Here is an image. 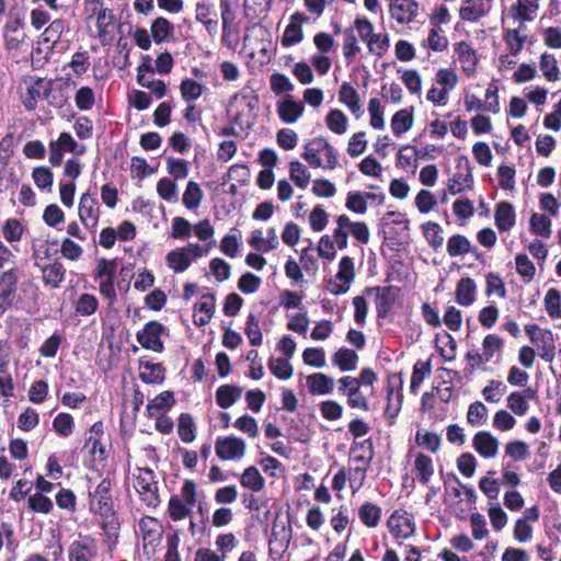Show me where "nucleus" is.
<instances>
[{
    "label": "nucleus",
    "instance_id": "1",
    "mask_svg": "<svg viewBox=\"0 0 561 561\" xmlns=\"http://www.w3.org/2000/svg\"><path fill=\"white\" fill-rule=\"evenodd\" d=\"M302 158L313 168L325 167L333 170L339 163L334 148L322 136L314 137L305 145Z\"/></svg>",
    "mask_w": 561,
    "mask_h": 561
},
{
    "label": "nucleus",
    "instance_id": "2",
    "mask_svg": "<svg viewBox=\"0 0 561 561\" xmlns=\"http://www.w3.org/2000/svg\"><path fill=\"white\" fill-rule=\"evenodd\" d=\"M135 489L148 505L156 506L159 503L158 485L152 470L139 469L136 476Z\"/></svg>",
    "mask_w": 561,
    "mask_h": 561
},
{
    "label": "nucleus",
    "instance_id": "3",
    "mask_svg": "<svg viewBox=\"0 0 561 561\" xmlns=\"http://www.w3.org/2000/svg\"><path fill=\"white\" fill-rule=\"evenodd\" d=\"M245 449V442L234 436L219 437L215 444L216 455L222 460L241 459Z\"/></svg>",
    "mask_w": 561,
    "mask_h": 561
},
{
    "label": "nucleus",
    "instance_id": "4",
    "mask_svg": "<svg viewBox=\"0 0 561 561\" xmlns=\"http://www.w3.org/2000/svg\"><path fill=\"white\" fill-rule=\"evenodd\" d=\"M50 83L44 79H36L26 83V92L21 95L24 106L32 111L36 107L37 101L48 98Z\"/></svg>",
    "mask_w": 561,
    "mask_h": 561
},
{
    "label": "nucleus",
    "instance_id": "5",
    "mask_svg": "<svg viewBox=\"0 0 561 561\" xmlns=\"http://www.w3.org/2000/svg\"><path fill=\"white\" fill-rule=\"evenodd\" d=\"M162 324L156 321L147 323L142 331L138 332L137 340L140 345L153 352H161L163 344L161 342Z\"/></svg>",
    "mask_w": 561,
    "mask_h": 561
},
{
    "label": "nucleus",
    "instance_id": "6",
    "mask_svg": "<svg viewBox=\"0 0 561 561\" xmlns=\"http://www.w3.org/2000/svg\"><path fill=\"white\" fill-rule=\"evenodd\" d=\"M79 217L81 222L89 229H94L99 221L100 208L98 201L89 193L82 194L79 202Z\"/></svg>",
    "mask_w": 561,
    "mask_h": 561
},
{
    "label": "nucleus",
    "instance_id": "7",
    "mask_svg": "<svg viewBox=\"0 0 561 561\" xmlns=\"http://www.w3.org/2000/svg\"><path fill=\"white\" fill-rule=\"evenodd\" d=\"M355 276L354 262L348 256H343L339 264V272L336 279L340 283L331 284L330 290L334 295L345 294L348 290V285L353 282Z\"/></svg>",
    "mask_w": 561,
    "mask_h": 561
},
{
    "label": "nucleus",
    "instance_id": "8",
    "mask_svg": "<svg viewBox=\"0 0 561 561\" xmlns=\"http://www.w3.org/2000/svg\"><path fill=\"white\" fill-rule=\"evenodd\" d=\"M305 106L302 102L297 101L291 95H286L277 104V114L286 124L296 123L304 114Z\"/></svg>",
    "mask_w": 561,
    "mask_h": 561
},
{
    "label": "nucleus",
    "instance_id": "9",
    "mask_svg": "<svg viewBox=\"0 0 561 561\" xmlns=\"http://www.w3.org/2000/svg\"><path fill=\"white\" fill-rule=\"evenodd\" d=\"M110 489V482L103 480L91 494V508L102 516H108L112 513Z\"/></svg>",
    "mask_w": 561,
    "mask_h": 561
},
{
    "label": "nucleus",
    "instance_id": "10",
    "mask_svg": "<svg viewBox=\"0 0 561 561\" xmlns=\"http://www.w3.org/2000/svg\"><path fill=\"white\" fill-rule=\"evenodd\" d=\"M492 0H462L459 16L463 21L474 22L485 15L490 10Z\"/></svg>",
    "mask_w": 561,
    "mask_h": 561
},
{
    "label": "nucleus",
    "instance_id": "11",
    "mask_svg": "<svg viewBox=\"0 0 561 561\" xmlns=\"http://www.w3.org/2000/svg\"><path fill=\"white\" fill-rule=\"evenodd\" d=\"M417 3L414 0H400L390 3V14L400 24H408L416 16Z\"/></svg>",
    "mask_w": 561,
    "mask_h": 561
},
{
    "label": "nucleus",
    "instance_id": "12",
    "mask_svg": "<svg viewBox=\"0 0 561 561\" xmlns=\"http://www.w3.org/2000/svg\"><path fill=\"white\" fill-rule=\"evenodd\" d=\"M474 449L485 458H493L499 450V440L489 432H479L473 437Z\"/></svg>",
    "mask_w": 561,
    "mask_h": 561
},
{
    "label": "nucleus",
    "instance_id": "13",
    "mask_svg": "<svg viewBox=\"0 0 561 561\" xmlns=\"http://www.w3.org/2000/svg\"><path fill=\"white\" fill-rule=\"evenodd\" d=\"M339 100L356 116L359 117L363 113L359 94L347 82H344L339 91Z\"/></svg>",
    "mask_w": 561,
    "mask_h": 561
},
{
    "label": "nucleus",
    "instance_id": "14",
    "mask_svg": "<svg viewBox=\"0 0 561 561\" xmlns=\"http://www.w3.org/2000/svg\"><path fill=\"white\" fill-rule=\"evenodd\" d=\"M306 383L312 394H329L333 391L334 380L322 374L316 373L306 378Z\"/></svg>",
    "mask_w": 561,
    "mask_h": 561
},
{
    "label": "nucleus",
    "instance_id": "15",
    "mask_svg": "<svg viewBox=\"0 0 561 561\" xmlns=\"http://www.w3.org/2000/svg\"><path fill=\"white\" fill-rule=\"evenodd\" d=\"M455 54L461 65L462 70L467 75H472L476 70L477 56L471 46L465 42H460L455 46Z\"/></svg>",
    "mask_w": 561,
    "mask_h": 561
},
{
    "label": "nucleus",
    "instance_id": "16",
    "mask_svg": "<svg viewBox=\"0 0 561 561\" xmlns=\"http://www.w3.org/2000/svg\"><path fill=\"white\" fill-rule=\"evenodd\" d=\"M197 313L194 314L195 324L203 327L207 324L215 311V297L206 294L201 297V301L196 305Z\"/></svg>",
    "mask_w": 561,
    "mask_h": 561
},
{
    "label": "nucleus",
    "instance_id": "17",
    "mask_svg": "<svg viewBox=\"0 0 561 561\" xmlns=\"http://www.w3.org/2000/svg\"><path fill=\"white\" fill-rule=\"evenodd\" d=\"M304 22V19L300 14L296 13L291 16V22L287 25L283 37H282V44L285 47L293 46L297 43H299L304 37V32L301 27V23Z\"/></svg>",
    "mask_w": 561,
    "mask_h": 561
},
{
    "label": "nucleus",
    "instance_id": "18",
    "mask_svg": "<svg viewBox=\"0 0 561 561\" xmlns=\"http://www.w3.org/2000/svg\"><path fill=\"white\" fill-rule=\"evenodd\" d=\"M70 561H92L95 556V545L91 539L76 541L70 547Z\"/></svg>",
    "mask_w": 561,
    "mask_h": 561
},
{
    "label": "nucleus",
    "instance_id": "19",
    "mask_svg": "<svg viewBox=\"0 0 561 561\" xmlns=\"http://www.w3.org/2000/svg\"><path fill=\"white\" fill-rule=\"evenodd\" d=\"M22 28L23 23L20 20L10 21L4 25V39L9 49H16L23 43L25 34Z\"/></svg>",
    "mask_w": 561,
    "mask_h": 561
},
{
    "label": "nucleus",
    "instance_id": "20",
    "mask_svg": "<svg viewBox=\"0 0 561 561\" xmlns=\"http://www.w3.org/2000/svg\"><path fill=\"white\" fill-rule=\"evenodd\" d=\"M390 533L397 538H409L414 534V524L409 517L391 515L388 522Z\"/></svg>",
    "mask_w": 561,
    "mask_h": 561
},
{
    "label": "nucleus",
    "instance_id": "21",
    "mask_svg": "<svg viewBox=\"0 0 561 561\" xmlns=\"http://www.w3.org/2000/svg\"><path fill=\"white\" fill-rule=\"evenodd\" d=\"M413 122L412 108L400 110L396 112L391 118V129L396 136H401L412 128Z\"/></svg>",
    "mask_w": 561,
    "mask_h": 561
},
{
    "label": "nucleus",
    "instance_id": "22",
    "mask_svg": "<svg viewBox=\"0 0 561 561\" xmlns=\"http://www.w3.org/2000/svg\"><path fill=\"white\" fill-rule=\"evenodd\" d=\"M15 278L11 273H4L0 278V316L13 300Z\"/></svg>",
    "mask_w": 561,
    "mask_h": 561
},
{
    "label": "nucleus",
    "instance_id": "23",
    "mask_svg": "<svg viewBox=\"0 0 561 561\" xmlns=\"http://www.w3.org/2000/svg\"><path fill=\"white\" fill-rule=\"evenodd\" d=\"M494 217L497 228L503 231L511 230L515 224L514 208L507 202L497 205Z\"/></svg>",
    "mask_w": 561,
    "mask_h": 561
},
{
    "label": "nucleus",
    "instance_id": "24",
    "mask_svg": "<svg viewBox=\"0 0 561 561\" xmlns=\"http://www.w3.org/2000/svg\"><path fill=\"white\" fill-rule=\"evenodd\" d=\"M539 9V0H517L513 7L514 18L518 20L522 25L525 21H533Z\"/></svg>",
    "mask_w": 561,
    "mask_h": 561
},
{
    "label": "nucleus",
    "instance_id": "25",
    "mask_svg": "<svg viewBox=\"0 0 561 561\" xmlns=\"http://www.w3.org/2000/svg\"><path fill=\"white\" fill-rule=\"evenodd\" d=\"M139 529L142 534L145 546H156L161 539V531L154 518L146 517L140 519Z\"/></svg>",
    "mask_w": 561,
    "mask_h": 561
},
{
    "label": "nucleus",
    "instance_id": "26",
    "mask_svg": "<svg viewBox=\"0 0 561 561\" xmlns=\"http://www.w3.org/2000/svg\"><path fill=\"white\" fill-rule=\"evenodd\" d=\"M504 37L511 54L517 55L522 50L524 43L527 39L525 25L519 23L518 27L506 30Z\"/></svg>",
    "mask_w": 561,
    "mask_h": 561
},
{
    "label": "nucleus",
    "instance_id": "27",
    "mask_svg": "<svg viewBox=\"0 0 561 561\" xmlns=\"http://www.w3.org/2000/svg\"><path fill=\"white\" fill-rule=\"evenodd\" d=\"M241 393L240 387L224 385L216 391V401L220 408L228 409L241 397Z\"/></svg>",
    "mask_w": 561,
    "mask_h": 561
},
{
    "label": "nucleus",
    "instance_id": "28",
    "mask_svg": "<svg viewBox=\"0 0 561 561\" xmlns=\"http://www.w3.org/2000/svg\"><path fill=\"white\" fill-rule=\"evenodd\" d=\"M476 299V284L471 278H461L456 288V300L461 306H469Z\"/></svg>",
    "mask_w": 561,
    "mask_h": 561
},
{
    "label": "nucleus",
    "instance_id": "29",
    "mask_svg": "<svg viewBox=\"0 0 561 561\" xmlns=\"http://www.w3.org/2000/svg\"><path fill=\"white\" fill-rule=\"evenodd\" d=\"M539 68L545 78L550 82L558 81L561 77V71L558 67V61L556 57L551 54L545 53L541 55L539 60Z\"/></svg>",
    "mask_w": 561,
    "mask_h": 561
},
{
    "label": "nucleus",
    "instance_id": "30",
    "mask_svg": "<svg viewBox=\"0 0 561 561\" xmlns=\"http://www.w3.org/2000/svg\"><path fill=\"white\" fill-rule=\"evenodd\" d=\"M325 124L334 134L343 135L347 130L348 119L341 110L334 108L325 116Z\"/></svg>",
    "mask_w": 561,
    "mask_h": 561
},
{
    "label": "nucleus",
    "instance_id": "31",
    "mask_svg": "<svg viewBox=\"0 0 561 561\" xmlns=\"http://www.w3.org/2000/svg\"><path fill=\"white\" fill-rule=\"evenodd\" d=\"M543 305L547 313L551 318L561 319V294L556 288H550L543 298Z\"/></svg>",
    "mask_w": 561,
    "mask_h": 561
},
{
    "label": "nucleus",
    "instance_id": "32",
    "mask_svg": "<svg viewBox=\"0 0 561 561\" xmlns=\"http://www.w3.org/2000/svg\"><path fill=\"white\" fill-rule=\"evenodd\" d=\"M414 469L417 472L420 481L424 484L428 483L431 477L434 473L432 459L424 454L416 455L414 460Z\"/></svg>",
    "mask_w": 561,
    "mask_h": 561
},
{
    "label": "nucleus",
    "instance_id": "33",
    "mask_svg": "<svg viewBox=\"0 0 561 561\" xmlns=\"http://www.w3.org/2000/svg\"><path fill=\"white\" fill-rule=\"evenodd\" d=\"M151 35L156 43L167 41L173 34V25L164 18L156 19L151 24Z\"/></svg>",
    "mask_w": 561,
    "mask_h": 561
},
{
    "label": "nucleus",
    "instance_id": "34",
    "mask_svg": "<svg viewBox=\"0 0 561 561\" xmlns=\"http://www.w3.org/2000/svg\"><path fill=\"white\" fill-rule=\"evenodd\" d=\"M210 15V7L206 3H197L195 9V18L197 21L202 22L207 32L215 36L218 33V22L209 18Z\"/></svg>",
    "mask_w": 561,
    "mask_h": 561
},
{
    "label": "nucleus",
    "instance_id": "35",
    "mask_svg": "<svg viewBox=\"0 0 561 561\" xmlns=\"http://www.w3.org/2000/svg\"><path fill=\"white\" fill-rule=\"evenodd\" d=\"M351 219L346 215H340L336 218V228L333 230L334 243L340 250L347 247V231Z\"/></svg>",
    "mask_w": 561,
    "mask_h": 561
},
{
    "label": "nucleus",
    "instance_id": "36",
    "mask_svg": "<svg viewBox=\"0 0 561 561\" xmlns=\"http://www.w3.org/2000/svg\"><path fill=\"white\" fill-rule=\"evenodd\" d=\"M241 484L254 492H259L264 486V479L255 467H249L241 476Z\"/></svg>",
    "mask_w": 561,
    "mask_h": 561
},
{
    "label": "nucleus",
    "instance_id": "37",
    "mask_svg": "<svg viewBox=\"0 0 561 561\" xmlns=\"http://www.w3.org/2000/svg\"><path fill=\"white\" fill-rule=\"evenodd\" d=\"M140 378L147 383L161 382L164 378L163 368L160 364L141 363Z\"/></svg>",
    "mask_w": 561,
    "mask_h": 561
},
{
    "label": "nucleus",
    "instance_id": "38",
    "mask_svg": "<svg viewBox=\"0 0 561 561\" xmlns=\"http://www.w3.org/2000/svg\"><path fill=\"white\" fill-rule=\"evenodd\" d=\"M289 176L298 187L306 188L310 181V172L299 161H291L289 164Z\"/></svg>",
    "mask_w": 561,
    "mask_h": 561
},
{
    "label": "nucleus",
    "instance_id": "39",
    "mask_svg": "<svg viewBox=\"0 0 561 561\" xmlns=\"http://www.w3.org/2000/svg\"><path fill=\"white\" fill-rule=\"evenodd\" d=\"M357 354L348 348L339 350L333 356V363L342 370H353L356 368Z\"/></svg>",
    "mask_w": 561,
    "mask_h": 561
},
{
    "label": "nucleus",
    "instance_id": "40",
    "mask_svg": "<svg viewBox=\"0 0 561 561\" xmlns=\"http://www.w3.org/2000/svg\"><path fill=\"white\" fill-rule=\"evenodd\" d=\"M447 252L450 256L467 254L471 252V242L465 236H453L447 242Z\"/></svg>",
    "mask_w": 561,
    "mask_h": 561
},
{
    "label": "nucleus",
    "instance_id": "41",
    "mask_svg": "<svg viewBox=\"0 0 561 561\" xmlns=\"http://www.w3.org/2000/svg\"><path fill=\"white\" fill-rule=\"evenodd\" d=\"M42 273L44 282L53 287H58L64 279L62 265L58 262L44 266Z\"/></svg>",
    "mask_w": 561,
    "mask_h": 561
},
{
    "label": "nucleus",
    "instance_id": "42",
    "mask_svg": "<svg viewBox=\"0 0 561 561\" xmlns=\"http://www.w3.org/2000/svg\"><path fill=\"white\" fill-rule=\"evenodd\" d=\"M168 512L173 520H182L191 514L192 506L183 502L181 497L172 496L169 501Z\"/></svg>",
    "mask_w": 561,
    "mask_h": 561
},
{
    "label": "nucleus",
    "instance_id": "43",
    "mask_svg": "<svg viewBox=\"0 0 561 561\" xmlns=\"http://www.w3.org/2000/svg\"><path fill=\"white\" fill-rule=\"evenodd\" d=\"M488 408L480 401L471 403L467 412V422L473 426L482 425L488 417Z\"/></svg>",
    "mask_w": 561,
    "mask_h": 561
},
{
    "label": "nucleus",
    "instance_id": "44",
    "mask_svg": "<svg viewBox=\"0 0 561 561\" xmlns=\"http://www.w3.org/2000/svg\"><path fill=\"white\" fill-rule=\"evenodd\" d=\"M366 45L369 53L381 57L389 48V36L387 34L374 33Z\"/></svg>",
    "mask_w": 561,
    "mask_h": 561
},
{
    "label": "nucleus",
    "instance_id": "45",
    "mask_svg": "<svg viewBox=\"0 0 561 561\" xmlns=\"http://www.w3.org/2000/svg\"><path fill=\"white\" fill-rule=\"evenodd\" d=\"M173 404L172 393L169 391L161 392L153 398L147 405L150 416L157 415L160 411L170 408Z\"/></svg>",
    "mask_w": 561,
    "mask_h": 561
},
{
    "label": "nucleus",
    "instance_id": "46",
    "mask_svg": "<svg viewBox=\"0 0 561 561\" xmlns=\"http://www.w3.org/2000/svg\"><path fill=\"white\" fill-rule=\"evenodd\" d=\"M344 41H343V54L345 58L353 59L357 53H359L360 47L357 43V38L355 36V28L347 27L343 31Z\"/></svg>",
    "mask_w": 561,
    "mask_h": 561
},
{
    "label": "nucleus",
    "instance_id": "47",
    "mask_svg": "<svg viewBox=\"0 0 561 561\" xmlns=\"http://www.w3.org/2000/svg\"><path fill=\"white\" fill-rule=\"evenodd\" d=\"M367 148V140L365 131H357L353 134L347 144V153L352 158L362 156Z\"/></svg>",
    "mask_w": 561,
    "mask_h": 561
},
{
    "label": "nucleus",
    "instance_id": "48",
    "mask_svg": "<svg viewBox=\"0 0 561 561\" xmlns=\"http://www.w3.org/2000/svg\"><path fill=\"white\" fill-rule=\"evenodd\" d=\"M530 229L540 237L549 238L551 234V221L545 215L534 214L530 217Z\"/></svg>",
    "mask_w": 561,
    "mask_h": 561
},
{
    "label": "nucleus",
    "instance_id": "49",
    "mask_svg": "<svg viewBox=\"0 0 561 561\" xmlns=\"http://www.w3.org/2000/svg\"><path fill=\"white\" fill-rule=\"evenodd\" d=\"M368 112L370 115V126L374 129H382L385 127L383 107L377 98L369 100Z\"/></svg>",
    "mask_w": 561,
    "mask_h": 561
},
{
    "label": "nucleus",
    "instance_id": "50",
    "mask_svg": "<svg viewBox=\"0 0 561 561\" xmlns=\"http://www.w3.org/2000/svg\"><path fill=\"white\" fill-rule=\"evenodd\" d=\"M204 89L205 88L201 83L192 79L183 80L180 87L182 98L186 102H191L198 99L202 95Z\"/></svg>",
    "mask_w": 561,
    "mask_h": 561
},
{
    "label": "nucleus",
    "instance_id": "51",
    "mask_svg": "<svg viewBox=\"0 0 561 561\" xmlns=\"http://www.w3.org/2000/svg\"><path fill=\"white\" fill-rule=\"evenodd\" d=\"M507 408L513 414L522 416L528 412L529 404L528 401H525L523 393L515 391L507 397Z\"/></svg>",
    "mask_w": 561,
    "mask_h": 561
},
{
    "label": "nucleus",
    "instance_id": "52",
    "mask_svg": "<svg viewBox=\"0 0 561 561\" xmlns=\"http://www.w3.org/2000/svg\"><path fill=\"white\" fill-rule=\"evenodd\" d=\"M203 193L196 182L190 181L183 194V203L187 208H196L202 199Z\"/></svg>",
    "mask_w": 561,
    "mask_h": 561
},
{
    "label": "nucleus",
    "instance_id": "53",
    "mask_svg": "<svg viewBox=\"0 0 561 561\" xmlns=\"http://www.w3.org/2000/svg\"><path fill=\"white\" fill-rule=\"evenodd\" d=\"M423 232L426 240L434 249H438L443 245L444 238L440 234L442 228L438 224L432 221L426 222L423 225Z\"/></svg>",
    "mask_w": 561,
    "mask_h": 561
},
{
    "label": "nucleus",
    "instance_id": "54",
    "mask_svg": "<svg viewBox=\"0 0 561 561\" xmlns=\"http://www.w3.org/2000/svg\"><path fill=\"white\" fill-rule=\"evenodd\" d=\"M516 271L527 282L534 279L536 267L533 262L525 254H518L515 257Z\"/></svg>",
    "mask_w": 561,
    "mask_h": 561
},
{
    "label": "nucleus",
    "instance_id": "55",
    "mask_svg": "<svg viewBox=\"0 0 561 561\" xmlns=\"http://www.w3.org/2000/svg\"><path fill=\"white\" fill-rule=\"evenodd\" d=\"M359 517L366 526L375 527L380 519V508L374 504L366 503L359 508Z\"/></svg>",
    "mask_w": 561,
    "mask_h": 561
},
{
    "label": "nucleus",
    "instance_id": "56",
    "mask_svg": "<svg viewBox=\"0 0 561 561\" xmlns=\"http://www.w3.org/2000/svg\"><path fill=\"white\" fill-rule=\"evenodd\" d=\"M505 392V386L500 380H491L488 386L482 389V396L488 402H499Z\"/></svg>",
    "mask_w": 561,
    "mask_h": 561
},
{
    "label": "nucleus",
    "instance_id": "57",
    "mask_svg": "<svg viewBox=\"0 0 561 561\" xmlns=\"http://www.w3.org/2000/svg\"><path fill=\"white\" fill-rule=\"evenodd\" d=\"M167 262H168V265L174 272H178V273L185 271L190 266V261L186 257V254L181 249L171 251L167 255Z\"/></svg>",
    "mask_w": 561,
    "mask_h": 561
},
{
    "label": "nucleus",
    "instance_id": "58",
    "mask_svg": "<svg viewBox=\"0 0 561 561\" xmlns=\"http://www.w3.org/2000/svg\"><path fill=\"white\" fill-rule=\"evenodd\" d=\"M271 90L279 95L282 93L291 92L295 87L288 77L282 73H274L270 78Z\"/></svg>",
    "mask_w": 561,
    "mask_h": 561
},
{
    "label": "nucleus",
    "instance_id": "59",
    "mask_svg": "<svg viewBox=\"0 0 561 561\" xmlns=\"http://www.w3.org/2000/svg\"><path fill=\"white\" fill-rule=\"evenodd\" d=\"M371 196L373 195L369 193H367L365 195L359 192L348 193L347 201H346V207L350 210H353L357 214H364L367 209L366 197H371Z\"/></svg>",
    "mask_w": 561,
    "mask_h": 561
},
{
    "label": "nucleus",
    "instance_id": "60",
    "mask_svg": "<svg viewBox=\"0 0 561 561\" xmlns=\"http://www.w3.org/2000/svg\"><path fill=\"white\" fill-rule=\"evenodd\" d=\"M159 196L168 202H175L178 198V188L173 181L168 178L161 179L157 184Z\"/></svg>",
    "mask_w": 561,
    "mask_h": 561
},
{
    "label": "nucleus",
    "instance_id": "61",
    "mask_svg": "<svg viewBox=\"0 0 561 561\" xmlns=\"http://www.w3.org/2000/svg\"><path fill=\"white\" fill-rule=\"evenodd\" d=\"M436 204L435 196L427 190H421L415 197V206L422 214H426L434 209Z\"/></svg>",
    "mask_w": 561,
    "mask_h": 561
},
{
    "label": "nucleus",
    "instance_id": "62",
    "mask_svg": "<svg viewBox=\"0 0 561 561\" xmlns=\"http://www.w3.org/2000/svg\"><path fill=\"white\" fill-rule=\"evenodd\" d=\"M502 345L503 342L497 335H486L482 342V353L484 355V359H486V362H490L493 355L500 352Z\"/></svg>",
    "mask_w": 561,
    "mask_h": 561
},
{
    "label": "nucleus",
    "instance_id": "63",
    "mask_svg": "<svg viewBox=\"0 0 561 561\" xmlns=\"http://www.w3.org/2000/svg\"><path fill=\"white\" fill-rule=\"evenodd\" d=\"M515 417L506 410H500L494 414L493 426L499 431H510L515 426Z\"/></svg>",
    "mask_w": 561,
    "mask_h": 561
},
{
    "label": "nucleus",
    "instance_id": "64",
    "mask_svg": "<svg viewBox=\"0 0 561 561\" xmlns=\"http://www.w3.org/2000/svg\"><path fill=\"white\" fill-rule=\"evenodd\" d=\"M72 426H73V419L68 413H60L58 414L54 422L53 427L54 430L61 436H69L72 433Z\"/></svg>",
    "mask_w": 561,
    "mask_h": 561
}]
</instances>
